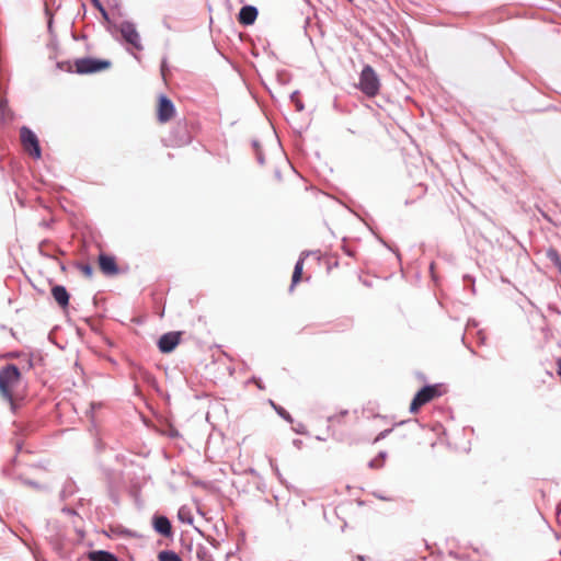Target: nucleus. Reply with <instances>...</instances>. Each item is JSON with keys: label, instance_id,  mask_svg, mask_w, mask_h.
Here are the masks:
<instances>
[{"label": "nucleus", "instance_id": "obj_19", "mask_svg": "<svg viewBox=\"0 0 561 561\" xmlns=\"http://www.w3.org/2000/svg\"><path fill=\"white\" fill-rule=\"evenodd\" d=\"M93 5L99 10V11H103V5L102 3L100 2V0H91Z\"/></svg>", "mask_w": 561, "mask_h": 561}, {"label": "nucleus", "instance_id": "obj_9", "mask_svg": "<svg viewBox=\"0 0 561 561\" xmlns=\"http://www.w3.org/2000/svg\"><path fill=\"white\" fill-rule=\"evenodd\" d=\"M99 267L106 276H114L119 273L115 257L104 253L99 255Z\"/></svg>", "mask_w": 561, "mask_h": 561}, {"label": "nucleus", "instance_id": "obj_12", "mask_svg": "<svg viewBox=\"0 0 561 561\" xmlns=\"http://www.w3.org/2000/svg\"><path fill=\"white\" fill-rule=\"evenodd\" d=\"M154 530L164 537H169L172 534V526L170 520L164 516H157L153 519Z\"/></svg>", "mask_w": 561, "mask_h": 561}, {"label": "nucleus", "instance_id": "obj_4", "mask_svg": "<svg viewBox=\"0 0 561 561\" xmlns=\"http://www.w3.org/2000/svg\"><path fill=\"white\" fill-rule=\"evenodd\" d=\"M20 139L24 150L34 157L35 159H39L42 156L39 142L37 136L26 126L21 127L20 129Z\"/></svg>", "mask_w": 561, "mask_h": 561}, {"label": "nucleus", "instance_id": "obj_23", "mask_svg": "<svg viewBox=\"0 0 561 561\" xmlns=\"http://www.w3.org/2000/svg\"><path fill=\"white\" fill-rule=\"evenodd\" d=\"M357 559H358L359 561H365V558H364L363 556H358V557H357Z\"/></svg>", "mask_w": 561, "mask_h": 561}, {"label": "nucleus", "instance_id": "obj_22", "mask_svg": "<svg viewBox=\"0 0 561 561\" xmlns=\"http://www.w3.org/2000/svg\"><path fill=\"white\" fill-rule=\"evenodd\" d=\"M102 13V16L107 20V12L103 8V11H100Z\"/></svg>", "mask_w": 561, "mask_h": 561}, {"label": "nucleus", "instance_id": "obj_15", "mask_svg": "<svg viewBox=\"0 0 561 561\" xmlns=\"http://www.w3.org/2000/svg\"><path fill=\"white\" fill-rule=\"evenodd\" d=\"M158 560L159 561H182L180 556L171 550H164V551L159 552Z\"/></svg>", "mask_w": 561, "mask_h": 561}, {"label": "nucleus", "instance_id": "obj_13", "mask_svg": "<svg viewBox=\"0 0 561 561\" xmlns=\"http://www.w3.org/2000/svg\"><path fill=\"white\" fill-rule=\"evenodd\" d=\"M90 561H118V559L111 552L105 550H96L89 553Z\"/></svg>", "mask_w": 561, "mask_h": 561}, {"label": "nucleus", "instance_id": "obj_5", "mask_svg": "<svg viewBox=\"0 0 561 561\" xmlns=\"http://www.w3.org/2000/svg\"><path fill=\"white\" fill-rule=\"evenodd\" d=\"M75 66L78 73H93L107 69L111 62L95 58H81L76 60Z\"/></svg>", "mask_w": 561, "mask_h": 561}, {"label": "nucleus", "instance_id": "obj_25", "mask_svg": "<svg viewBox=\"0 0 561 561\" xmlns=\"http://www.w3.org/2000/svg\"><path fill=\"white\" fill-rule=\"evenodd\" d=\"M558 270L560 271L561 273V261H560V264L557 265Z\"/></svg>", "mask_w": 561, "mask_h": 561}, {"label": "nucleus", "instance_id": "obj_2", "mask_svg": "<svg viewBox=\"0 0 561 561\" xmlns=\"http://www.w3.org/2000/svg\"><path fill=\"white\" fill-rule=\"evenodd\" d=\"M445 393V389L443 385H430L423 387L414 396L411 404L410 412L416 413L421 407L431 402L432 400L442 397Z\"/></svg>", "mask_w": 561, "mask_h": 561}, {"label": "nucleus", "instance_id": "obj_7", "mask_svg": "<svg viewBox=\"0 0 561 561\" xmlns=\"http://www.w3.org/2000/svg\"><path fill=\"white\" fill-rule=\"evenodd\" d=\"M119 32L123 36V38L131 45L134 48L140 50L142 49L140 35L138 31L136 30V26L134 23L125 21L119 24Z\"/></svg>", "mask_w": 561, "mask_h": 561}, {"label": "nucleus", "instance_id": "obj_8", "mask_svg": "<svg viewBox=\"0 0 561 561\" xmlns=\"http://www.w3.org/2000/svg\"><path fill=\"white\" fill-rule=\"evenodd\" d=\"M181 341V332H168L158 341V347L161 353L172 352Z\"/></svg>", "mask_w": 561, "mask_h": 561}, {"label": "nucleus", "instance_id": "obj_10", "mask_svg": "<svg viewBox=\"0 0 561 561\" xmlns=\"http://www.w3.org/2000/svg\"><path fill=\"white\" fill-rule=\"evenodd\" d=\"M257 18V10L252 5H244L241 8L238 16V21L242 25H251Z\"/></svg>", "mask_w": 561, "mask_h": 561}, {"label": "nucleus", "instance_id": "obj_1", "mask_svg": "<svg viewBox=\"0 0 561 561\" xmlns=\"http://www.w3.org/2000/svg\"><path fill=\"white\" fill-rule=\"evenodd\" d=\"M21 383L22 375L15 365L8 364L0 368V397L10 403L12 409L19 397Z\"/></svg>", "mask_w": 561, "mask_h": 561}, {"label": "nucleus", "instance_id": "obj_24", "mask_svg": "<svg viewBox=\"0 0 561 561\" xmlns=\"http://www.w3.org/2000/svg\"><path fill=\"white\" fill-rule=\"evenodd\" d=\"M164 67H165V62H163L162 66H161L162 73L164 72Z\"/></svg>", "mask_w": 561, "mask_h": 561}, {"label": "nucleus", "instance_id": "obj_20", "mask_svg": "<svg viewBox=\"0 0 561 561\" xmlns=\"http://www.w3.org/2000/svg\"><path fill=\"white\" fill-rule=\"evenodd\" d=\"M390 432H391V430H386V431L381 432V433L376 437V439H375V440L377 442V440H379V439H381V438L386 437V435H387L388 433H390Z\"/></svg>", "mask_w": 561, "mask_h": 561}, {"label": "nucleus", "instance_id": "obj_6", "mask_svg": "<svg viewBox=\"0 0 561 561\" xmlns=\"http://www.w3.org/2000/svg\"><path fill=\"white\" fill-rule=\"evenodd\" d=\"M175 107L172 101L161 94L158 96L157 102V119L160 124H165L170 122L175 116Z\"/></svg>", "mask_w": 561, "mask_h": 561}, {"label": "nucleus", "instance_id": "obj_21", "mask_svg": "<svg viewBox=\"0 0 561 561\" xmlns=\"http://www.w3.org/2000/svg\"><path fill=\"white\" fill-rule=\"evenodd\" d=\"M278 413L285 417V419H289V414L288 413H285V412H282V411H278Z\"/></svg>", "mask_w": 561, "mask_h": 561}, {"label": "nucleus", "instance_id": "obj_14", "mask_svg": "<svg viewBox=\"0 0 561 561\" xmlns=\"http://www.w3.org/2000/svg\"><path fill=\"white\" fill-rule=\"evenodd\" d=\"M304 259H299L295 265L293 277H291V286L293 289L301 279L302 271H304Z\"/></svg>", "mask_w": 561, "mask_h": 561}, {"label": "nucleus", "instance_id": "obj_26", "mask_svg": "<svg viewBox=\"0 0 561 561\" xmlns=\"http://www.w3.org/2000/svg\"><path fill=\"white\" fill-rule=\"evenodd\" d=\"M255 383L257 385V387H259L260 389H262V386H261V383H260L259 381H255Z\"/></svg>", "mask_w": 561, "mask_h": 561}, {"label": "nucleus", "instance_id": "obj_18", "mask_svg": "<svg viewBox=\"0 0 561 561\" xmlns=\"http://www.w3.org/2000/svg\"><path fill=\"white\" fill-rule=\"evenodd\" d=\"M348 414L347 410H343L336 414H333L329 417L331 423H341V421Z\"/></svg>", "mask_w": 561, "mask_h": 561}, {"label": "nucleus", "instance_id": "obj_16", "mask_svg": "<svg viewBox=\"0 0 561 561\" xmlns=\"http://www.w3.org/2000/svg\"><path fill=\"white\" fill-rule=\"evenodd\" d=\"M547 257L557 266L561 262L559 252L554 248H549L546 252Z\"/></svg>", "mask_w": 561, "mask_h": 561}, {"label": "nucleus", "instance_id": "obj_17", "mask_svg": "<svg viewBox=\"0 0 561 561\" xmlns=\"http://www.w3.org/2000/svg\"><path fill=\"white\" fill-rule=\"evenodd\" d=\"M76 267L87 277L91 278L93 275V267L90 264L77 263Z\"/></svg>", "mask_w": 561, "mask_h": 561}, {"label": "nucleus", "instance_id": "obj_11", "mask_svg": "<svg viewBox=\"0 0 561 561\" xmlns=\"http://www.w3.org/2000/svg\"><path fill=\"white\" fill-rule=\"evenodd\" d=\"M51 295L55 299V301L61 307L67 308L69 305V294L67 289L61 285H55L51 288Z\"/></svg>", "mask_w": 561, "mask_h": 561}, {"label": "nucleus", "instance_id": "obj_3", "mask_svg": "<svg viewBox=\"0 0 561 561\" xmlns=\"http://www.w3.org/2000/svg\"><path fill=\"white\" fill-rule=\"evenodd\" d=\"M358 88L368 98H374L379 93L380 81L371 66L367 65L363 68Z\"/></svg>", "mask_w": 561, "mask_h": 561}]
</instances>
